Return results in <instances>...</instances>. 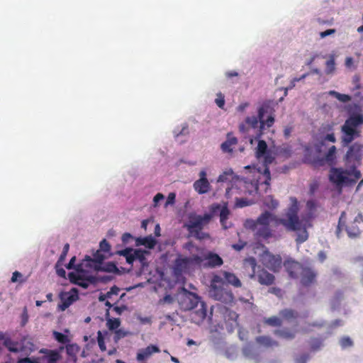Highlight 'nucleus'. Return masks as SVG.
Listing matches in <instances>:
<instances>
[{
  "label": "nucleus",
  "mask_w": 363,
  "mask_h": 363,
  "mask_svg": "<svg viewBox=\"0 0 363 363\" xmlns=\"http://www.w3.org/2000/svg\"><path fill=\"white\" fill-rule=\"evenodd\" d=\"M316 203L313 200H309L306 203V212L301 216L300 220L298 213L299 203L296 197L290 198V204L286 209L281 218H278L274 214L266 211L256 220L248 219L245 223L244 227H268L269 225H283L284 227H298L301 222L306 224L309 223L315 216Z\"/></svg>",
  "instance_id": "f257e3e1"
},
{
  "label": "nucleus",
  "mask_w": 363,
  "mask_h": 363,
  "mask_svg": "<svg viewBox=\"0 0 363 363\" xmlns=\"http://www.w3.org/2000/svg\"><path fill=\"white\" fill-rule=\"evenodd\" d=\"M362 152L363 145L359 143L350 146L344 157L346 168H331L330 180L337 186L354 184L362 177L357 167L361 164Z\"/></svg>",
  "instance_id": "f03ea898"
},
{
  "label": "nucleus",
  "mask_w": 363,
  "mask_h": 363,
  "mask_svg": "<svg viewBox=\"0 0 363 363\" xmlns=\"http://www.w3.org/2000/svg\"><path fill=\"white\" fill-rule=\"evenodd\" d=\"M274 109L270 102L264 101L257 108V116H247L240 124L239 130L249 138L252 143L253 140H259L266 128H271L275 121Z\"/></svg>",
  "instance_id": "7ed1b4c3"
},
{
  "label": "nucleus",
  "mask_w": 363,
  "mask_h": 363,
  "mask_svg": "<svg viewBox=\"0 0 363 363\" xmlns=\"http://www.w3.org/2000/svg\"><path fill=\"white\" fill-rule=\"evenodd\" d=\"M175 298L182 310L192 311L191 318L194 323L199 325L206 318V305L196 294L182 287L177 291Z\"/></svg>",
  "instance_id": "20e7f679"
},
{
  "label": "nucleus",
  "mask_w": 363,
  "mask_h": 363,
  "mask_svg": "<svg viewBox=\"0 0 363 363\" xmlns=\"http://www.w3.org/2000/svg\"><path fill=\"white\" fill-rule=\"evenodd\" d=\"M230 211L225 203H213L209 206L208 212L203 215H198L194 212L188 215L189 224H184L183 227H203L208 225L213 218L218 216L222 227H227L225 221L228 218Z\"/></svg>",
  "instance_id": "39448f33"
},
{
  "label": "nucleus",
  "mask_w": 363,
  "mask_h": 363,
  "mask_svg": "<svg viewBox=\"0 0 363 363\" xmlns=\"http://www.w3.org/2000/svg\"><path fill=\"white\" fill-rule=\"evenodd\" d=\"M363 124V114L354 113L352 114L341 127L342 135L341 138V143L343 147L347 146L355 138L360 136V132L357 128Z\"/></svg>",
  "instance_id": "423d86ee"
},
{
  "label": "nucleus",
  "mask_w": 363,
  "mask_h": 363,
  "mask_svg": "<svg viewBox=\"0 0 363 363\" xmlns=\"http://www.w3.org/2000/svg\"><path fill=\"white\" fill-rule=\"evenodd\" d=\"M208 295L214 300L225 303H230L233 300V294L219 276L213 277L208 291Z\"/></svg>",
  "instance_id": "0eeeda50"
},
{
  "label": "nucleus",
  "mask_w": 363,
  "mask_h": 363,
  "mask_svg": "<svg viewBox=\"0 0 363 363\" xmlns=\"http://www.w3.org/2000/svg\"><path fill=\"white\" fill-rule=\"evenodd\" d=\"M261 261L266 267L274 272L277 271L281 264V259L279 255H274L268 251L263 252L261 256Z\"/></svg>",
  "instance_id": "6e6552de"
},
{
  "label": "nucleus",
  "mask_w": 363,
  "mask_h": 363,
  "mask_svg": "<svg viewBox=\"0 0 363 363\" xmlns=\"http://www.w3.org/2000/svg\"><path fill=\"white\" fill-rule=\"evenodd\" d=\"M249 262L252 267L253 271L255 272L256 266L255 259L250 258ZM255 277H257L258 281L262 285H271L273 284L274 280V277L264 269L259 271L257 275H255V273L251 275V278H255Z\"/></svg>",
  "instance_id": "1a4fd4ad"
},
{
  "label": "nucleus",
  "mask_w": 363,
  "mask_h": 363,
  "mask_svg": "<svg viewBox=\"0 0 363 363\" xmlns=\"http://www.w3.org/2000/svg\"><path fill=\"white\" fill-rule=\"evenodd\" d=\"M194 188L199 194H203L210 191L211 184L206 178V172L204 169L199 172V179L194 183Z\"/></svg>",
  "instance_id": "9d476101"
},
{
  "label": "nucleus",
  "mask_w": 363,
  "mask_h": 363,
  "mask_svg": "<svg viewBox=\"0 0 363 363\" xmlns=\"http://www.w3.org/2000/svg\"><path fill=\"white\" fill-rule=\"evenodd\" d=\"M190 264L188 258L179 257L174 262L173 273L177 281L182 279L183 273L186 272Z\"/></svg>",
  "instance_id": "9b49d317"
},
{
  "label": "nucleus",
  "mask_w": 363,
  "mask_h": 363,
  "mask_svg": "<svg viewBox=\"0 0 363 363\" xmlns=\"http://www.w3.org/2000/svg\"><path fill=\"white\" fill-rule=\"evenodd\" d=\"M77 270L78 272H70L68 274L70 281L82 286L84 289H86L89 284L93 282L94 278L92 277H89L84 279L79 272V266L77 267Z\"/></svg>",
  "instance_id": "f8f14e48"
},
{
  "label": "nucleus",
  "mask_w": 363,
  "mask_h": 363,
  "mask_svg": "<svg viewBox=\"0 0 363 363\" xmlns=\"http://www.w3.org/2000/svg\"><path fill=\"white\" fill-rule=\"evenodd\" d=\"M62 304L59 306L61 311H65L74 301L78 298L77 290L74 289L71 293H61L60 295Z\"/></svg>",
  "instance_id": "ddd939ff"
},
{
  "label": "nucleus",
  "mask_w": 363,
  "mask_h": 363,
  "mask_svg": "<svg viewBox=\"0 0 363 363\" xmlns=\"http://www.w3.org/2000/svg\"><path fill=\"white\" fill-rule=\"evenodd\" d=\"M335 234L338 239H345L347 237L354 240L359 238L361 231L359 228H336Z\"/></svg>",
  "instance_id": "4468645a"
},
{
  "label": "nucleus",
  "mask_w": 363,
  "mask_h": 363,
  "mask_svg": "<svg viewBox=\"0 0 363 363\" xmlns=\"http://www.w3.org/2000/svg\"><path fill=\"white\" fill-rule=\"evenodd\" d=\"M243 355L250 360L255 362H259V349L253 344H247L242 348Z\"/></svg>",
  "instance_id": "2eb2a0df"
},
{
  "label": "nucleus",
  "mask_w": 363,
  "mask_h": 363,
  "mask_svg": "<svg viewBox=\"0 0 363 363\" xmlns=\"http://www.w3.org/2000/svg\"><path fill=\"white\" fill-rule=\"evenodd\" d=\"M316 274L311 267H303L299 277L301 282L304 286H309L315 281Z\"/></svg>",
  "instance_id": "dca6fc26"
},
{
  "label": "nucleus",
  "mask_w": 363,
  "mask_h": 363,
  "mask_svg": "<svg viewBox=\"0 0 363 363\" xmlns=\"http://www.w3.org/2000/svg\"><path fill=\"white\" fill-rule=\"evenodd\" d=\"M284 267L292 278H298L303 268V266L300 263L292 259L286 261L284 262Z\"/></svg>",
  "instance_id": "f3484780"
},
{
  "label": "nucleus",
  "mask_w": 363,
  "mask_h": 363,
  "mask_svg": "<svg viewBox=\"0 0 363 363\" xmlns=\"http://www.w3.org/2000/svg\"><path fill=\"white\" fill-rule=\"evenodd\" d=\"M160 352V349L156 345H149L144 349H141L137 354V360L142 362L150 358L153 354Z\"/></svg>",
  "instance_id": "a211bd4d"
},
{
  "label": "nucleus",
  "mask_w": 363,
  "mask_h": 363,
  "mask_svg": "<svg viewBox=\"0 0 363 363\" xmlns=\"http://www.w3.org/2000/svg\"><path fill=\"white\" fill-rule=\"evenodd\" d=\"M237 144V138L232 133H228L226 140L221 144L220 148L223 152L232 153L234 146Z\"/></svg>",
  "instance_id": "6ab92c4d"
},
{
  "label": "nucleus",
  "mask_w": 363,
  "mask_h": 363,
  "mask_svg": "<svg viewBox=\"0 0 363 363\" xmlns=\"http://www.w3.org/2000/svg\"><path fill=\"white\" fill-rule=\"evenodd\" d=\"M223 264V260L217 254L209 253L205 259L204 265L210 267H215L220 266Z\"/></svg>",
  "instance_id": "aec40b11"
},
{
  "label": "nucleus",
  "mask_w": 363,
  "mask_h": 363,
  "mask_svg": "<svg viewBox=\"0 0 363 363\" xmlns=\"http://www.w3.org/2000/svg\"><path fill=\"white\" fill-rule=\"evenodd\" d=\"M293 232V236L296 238L298 244L304 242L308 238V233L306 228H289Z\"/></svg>",
  "instance_id": "412c9836"
},
{
  "label": "nucleus",
  "mask_w": 363,
  "mask_h": 363,
  "mask_svg": "<svg viewBox=\"0 0 363 363\" xmlns=\"http://www.w3.org/2000/svg\"><path fill=\"white\" fill-rule=\"evenodd\" d=\"M274 334L281 338L287 340H291L295 338L296 331L295 330H291L289 328H282L276 330L274 331Z\"/></svg>",
  "instance_id": "4be33fe9"
},
{
  "label": "nucleus",
  "mask_w": 363,
  "mask_h": 363,
  "mask_svg": "<svg viewBox=\"0 0 363 363\" xmlns=\"http://www.w3.org/2000/svg\"><path fill=\"white\" fill-rule=\"evenodd\" d=\"M21 352L23 355H29L32 352L35 351V347L33 343L28 339L24 338L21 341Z\"/></svg>",
  "instance_id": "5701e85b"
},
{
  "label": "nucleus",
  "mask_w": 363,
  "mask_h": 363,
  "mask_svg": "<svg viewBox=\"0 0 363 363\" xmlns=\"http://www.w3.org/2000/svg\"><path fill=\"white\" fill-rule=\"evenodd\" d=\"M343 299V293L342 291H337L330 300V306L331 310L336 311L339 309Z\"/></svg>",
  "instance_id": "b1692460"
},
{
  "label": "nucleus",
  "mask_w": 363,
  "mask_h": 363,
  "mask_svg": "<svg viewBox=\"0 0 363 363\" xmlns=\"http://www.w3.org/2000/svg\"><path fill=\"white\" fill-rule=\"evenodd\" d=\"M137 245H144L149 249H152L155 247L156 241L155 238L150 235L145 238H138L136 240Z\"/></svg>",
  "instance_id": "393cba45"
},
{
  "label": "nucleus",
  "mask_w": 363,
  "mask_h": 363,
  "mask_svg": "<svg viewBox=\"0 0 363 363\" xmlns=\"http://www.w3.org/2000/svg\"><path fill=\"white\" fill-rule=\"evenodd\" d=\"M106 259V257L101 253L100 250H97L93 255V258L89 256H86L84 262L87 261L89 262H94L96 266H101L103 261Z\"/></svg>",
  "instance_id": "a878e982"
},
{
  "label": "nucleus",
  "mask_w": 363,
  "mask_h": 363,
  "mask_svg": "<svg viewBox=\"0 0 363 363\" xmlns=\"http://www.w3.org/2000/svg\"><path fill=\"white\" fill-rule=\"evenodd\" d=\"M223 277L228 284L235 287L241 286V282L240 279L234 274L228 272H224Z\"/></svg>",
  "instance_id": "bb28decb"
},
{
  "label": "nucleus",
  "mask_w": 363,
  "mask_h": 363,
  "mask_svg": "<svg viewBox=\"0 0 363 363\" xmlns=\"http://www.w3.org/2000/svg\"><path fill=\"white\" fill-rule=\"evenodd\" d=\"M40 352L45 354L49 363H54L60 358V354L56 351L41 349Z\"/></svg>",
  "instance_id": "cd10ccee"
},
{
  "label": "nucleus",
  "mask_w": 363,
  "mask_h": 363,
  "mask_svg": "<svg viewBox=\"0 0 363 363\" xmlns=\"http://www.w3.org/2000/svg\"><path fill=\"white\" fill-rule=\"evenodd\" d=\"M256 340L259 344L262 345L265 347H277L279 345V343L277 341L273 340L269 336H259L256 338Z\"/></svg>",
  "instance_id": "c85d7f7f"
},
{
  "label": "nucleus",
  "mask_w": 363,
  "mask_h": 363,
  "mask_svg": "<svg viewBox=\"0 0 363 363\" xmlns=\"http://www.w3.org/2000/svg\"><path fill=\"white\" fill-rule=\"evenodd\" d=\"M4 345L11 352H21V342H14L11 339H6L4 341Z\"/></svg>",
  "instance_id": "c756f323"
},
{
  "label": "nucleus",
  "mask_w": 363,
  "mask_h": 363,
  "mask_svg": "<svg viewBox=\"0 0 363 363\" xmlns=\"http://www.w3.org/2000/svg\"><path fill=\"white\" fill-rule=\"evenodd\" d=\"M335 154H336V147L335 146L333 145L332 147H330L328 151V152L326 153L325 156L324 158H323L320 161V164L322 165L323 164V162H333L335 160Z\"/></svg>",
  "instance_id": "7c9ffc66"
},
{
  "label": "nucleus",
  "mask_w": 363,
  "mask_h": 363,
  "mask_svg": "<svg viewBox=\"0 0 363 363\" xmlns=\"http://www.w3.org/2000/svg\"><path fill=\"white\" fill-rule=\"evenodd\" d=\"M95 269L98 271H103V272H118V269L117 268L116 265L113 262H107L106 263L103 267L101 266H95Z\"/></svg>",
  "instance_id": "2f4dec72"
},
{
  "label": "nucleus",
  "mask_w": 363,
  "mask_h": 363,
  "mask_svg": "<svg viewBox=\"0 0 363 363\" xmlns=\"http://www.w3.org/2000/svg\"><path fill=\"white\" fill-rule=\"evenodd\" d=\"M267 143L264 140H259L258 141L257 150H256V155L258 158L262 157L264 155H265L266 153H267Z\"/></svg>",
  "instance_id": "473e14b6"
},
{
  "label": "nucleus",
  "mask_w": 363,
  "mask_h": 363,
  "mask_svg": "<svg viewBox=\"0 0 363 363\" xmlns=\"http://www.w3.org/2000/svg\"><path fill=\"white\" fill-rule=\"evenodd\" d=\"M189 235L198 240H203L208 235L202 231L203 228H189Z\"/></svg>",
  "instance_id": "72a5a7b5"
},
{
  "label": "nucleus",
  "mask_w": 363,
  "mask_h": 363,
  "mask_svg": "<svg viewBox=\"0 0 363 363\" xmlns=\"http://www.w3.org/2000/svg\"><path fill=\"white\" fill-rule=\"evenodd\" d=\"M148 253L146 250H142L140 249L133 250L132 257H133V262L135 259H138L140 262H143L145 259V255Z\"/></svg>",
  "instance_id": "f704fd0d"
},
{
  "label": "nucleus",
  "mask_w": 363,
  "mask_h": 363,
  "mask_svg": "<svg viewBox=\"0 0 363 363\" xmlns=\"http://www.w3.org/2000/svg\"><path fill=\"white\" fill-rule=\"evenodd\" d=\"M325 65L326 67L325 72L326 74H331L335 72V61L334 55L330 56V59L326 62Z\"/></svg>",
  "instance_id": "c9c22d12"
},
{
  "label": "nucleus",
  "mask_w": 363,
  "mask_h": 363,
  "mask_svg": "<svg viewBox=\"0 0 363 363\" xmlns=\"http://www.w3.org/2000/svg\"><path fill=\"white\" fill-rule=\"evenodd\" d=\"M329 94L335 97L340 101L344 103L350 101L352 99L350 95L340 94L339 92H337L336 91H330Z\"/></svg>",
  "instance_id": "e433bc0d"
},
{
  "label": "nucleus",
  "mask_w": 363,
  "mask_h": 363,
  "mask_svg": "<svg viewBox=\"0 0 363 363\" xmlns=\"http://www.w3.org/2000/svg\"><path fill=\"white\" fill-rule=\"evenodd\" d=\"M132 252H133V249L126 248L125 250L118 251L117 254L121 256L125 257L126 259V262L128 264H133Z\"/></svg>",
  "instance_id": "4c0bfd02"
},
{
  "label": "nucleus",
  "mask_w": 363,
  "mask_h": 363,
  "mask_svg": "<svg viewBox=\"0 0 363 363\" xmlns=\"http://www.w3.org/2000/svg\"><path fill=\"white\" fill-rule=\"evenodd\" d=\"M340 345L342 349H347L352 347L353 341L350 337L345 336L340 340Z\"/></svg>",
  "instance_id": "58836bf2"
},
{
  "label": "nucleus",
  "mask_w": 363,
  "mask_h": 363,
  "mask_svg": "<svg viewBox=\"0 0 363 363\" xmlns=\"http://www.w3.org/2000/svg\"><path fill=\"white\" fill-rule=\"evenodd\" d=\"M310 345L313 351H318L323 347V343L321 340L314 338L311 340Z\"/></svg>",
  "instance_id": "ea45409f"
},
{
  "label": "nucleus",
  "mask_w": 363,
  "mask_h": 363,
  "mask_svg": "<svg viewBox=\"0 0 363 363\" xmlns=\"http://www.w3.org/2000/svg\"><path fill=\"white\" fill-rule=\"evenodd\" d=\"M279 315L287 320L296 318V313L291 309H284L280 311Z\"/></svg>",
  "instance_id": "a19ab883"
},
{
  "label": "nucleus",
  "mask_w": 363,
  "mask_h": 363,
  "mask_svg": "<svg viewBox=\"0 0 363 363\" xmlns=\"http://www.w3.org/2000/svg\"><path fill=\"white\" fill-rule=\"evenodd\" d=\"M310 359V355L308 353H302L294 357V363H307Z\"/></svg>",
  "instance_id": "79ce46f5"
},
{
  "label": "nucleus",
  "mask_w": 363,
  "mask_h": 363,
  "mask_svg": "<svg viewBox=\"0 0 363 363\" xmlns=\"http://www.w3.org/2000/svg\"><path fill=\"white\" fill-rule=\"evenodd\" d=\"M265 323L272 326H279L281 324V320L277 316H272L266 318L264 320Z\"/></svg>",
  "instance_id": "37998d69"
},
{
  "label": "nucleus",
  "mask_w": 363,
  "mask_h": 363,
  "mask_svg": "<svg viewBox=\"0 0 363 363\" xmlns=\"http://www.w3.org/2000/svg\"><path fill=\"white\" fill-rule=\"evenodd\" d=\"M107 326L109 328V330H115L117 329L121 324L120 320L118 318H108L107 320Z\"/></svg>",
  "instance_id": "c03bdc74"
},
{
  "label": "nucleus",
  "mask_w": 363,
  "mask_h": 363,
  "mask_svg": "<svg viewBox=\"0 0 363 363\" xmlns=\"http://www.w3.org/2000/svg\"><path fill=\"white\" fill-rule=\"evenodd\" d=\"M97 340H98V345H99L100 350L101 351H105L106 348V345H105V342H104V339L102 333L100 330L98 331V333H97Z\"/></svg>",
  "instance_id": "a18cd8bd"
},
{
  "label": "nucleus",
  "mask_w": 363,
  "mask_h": 363,
  "mask_svg": "<svg viewBox=\"0 0 363 363\" xmlns=\"http://www.w3.org/2000/svg\"><path fill=\"white\" fill-rule=\"evenodd\" d=\"M216 105L220 108H223L225 105V96L220 92L217 94V98L215 100Z\"/></svg>",
  "instance_id": "49530a36"
},
{
  "label": "nucleus",
  "mask_w": 363,
  "mask_h": 363,
  "mask_svg": "<svg viewBox=\"0 0 363 363\" xmlns=\"http://www.w3.org/2000/svg\"><path fill=\"white\" fill-rule=\"evenodd\" d=\"M174 301V298L172 297L169 294H167L164 296V297L163 298H161L158 303L160 305H164V304H172Z\"/></svg>",
  "instance_id": "de8ad7c7"
},
{
  "label": "nucleus",
  "mask_w": 363,
  "mask_h": 363,
  "mask_svg": "<svg viewBox=\"0 0 363 363\" xmlns=\"http://www.w3.org/2000/svg\"><path fill=\"white\" fill-rule=\"evenodd\" d=\"M69 249V244H67V243L65 244L64 247H63L62 252V253H61V255L60 256V258H59V259L57 261V264H58L60 263H62L65 259L66 256H67V255L68 253Z\"/></svg>",
  "instance_id": "09e8293b"
},
{
  "label": "nucleus",
  "mask_w": 363,
  "mask_h": 363,
  "mask_svg": "<svg viewBox=\"0 0 363 363\" xmlns=\"http://www.w3.org/2000/svg\"><path fill=\"white\" fill-rule=\"evenodd\" d=\"M55 338L60 342L65 343L67 342V337L64 334L55 331L53 333Z\"/></svg>",
  "instance_id": "8fccbe9b"
},
{
  "label": "nucleus",
  "mask_w": 363,
  "mask_h": 363,
  "mask_svg": "<svg viewBox=\"0 0 363 363\" xmlns=\"http://www.w3.org/2000/svg\"><path fill=\"white\" fill-rule=\"evenodd\" d=\"M164 199V196L162 193H157L153 198V207L157 208L161 201Z\"/></svg>",
  "instance_id": "3c124183"
},
{
  "label": "nucleus",
  "mask_w": 363,
  "mask_h": 363,
  "mask_svg": "<svg viewBox=\"0 0 363 363\" xmlns=\"http://www.w3.org/2000/svg\"><path fill=\"white\" fill-rule=\"evenodd\" d=\"M18 363H40L39 358L37 357H25L18 360Z\"/></svg>",
  "instance_id": "603ef678"
},
{
  "label": "nucleus",
  "mask_w": 363,
  "mask_h": 363,
  "mask_svg": "<svg viewBox=\"0 0 363 363\" xmlns=\"http://www.w3.org/2000/svg\"><path fill=\"white\" fill-rule=\"evenodd\" d=\"M176 194L174 193H169L167 199L164 203V207L167 208L169 205H173L175 203Z\"/></svg>",
  "instance_id": "864d4df0"
},
{
  "label": "nucleus",
  "mask_w": 363,
  "mask_h": 363,
  "mask_svg": "<svg viewBox=\"0 0 363 363\" xmlns=\"http://www.w3.org/2000/svg\"><path fill=\"white\" fill-rule=\"evenodd\" d=\"M344 325V322L343 320H340V319H337L334 321H333L328 327V328L330 330H332L333 329H335L337 327H340V326H342ZM329 333H331L330 331H329Z\"/></svg>",
  "instance_id": "5fc2aeb1"
},
{
  "label": "nucleus",
  "mask_w": 363,
  "mask_h": 363,
  "mask_svg": "<svg viewBox=\"0 0 363 363\" xmlns=\"http://www.w3.org/2000/svg\"><path fill=\"white\" fill-rule=\"evenodd\" d=\"M250 205V202L246 199H237L235 201V206L239 208H242Z\"/></svg>",
  "instance_id": "6e6d98bb"
},
{
  "label": "nucleus",
  "mask_w": 363,
  "mask_h": 363,
  "mask_svg": "<svg viewBox=\"0 0 363 363\" xmlns=\"http://www.w3.org/2000/svg\"><path fill=\"white\" fill-rule=\"evenodd\" d=\"M306 75H307L306 74H303L300 78H294V79L291 80V83H290L289 86L286 89V91H285V95H286V94H287V91H288L289 89H292V88H294V87L295 86V84H296V82H298V81H300V80H301V79H304V78L306 77Z\"/></svg>",
  "instance_id": "4d7b16f0"
},
{
  "label": "nucleus",
  "mask_w": 363,
  "mask_h": 363,
  "mask_svg": "<svg viewBox=\"0 0 363 363\" xmlns=\"http://www.w3.org/2000/svg\"><path fill=\"white\" fill-rule=\"evenodd\" d=\"M126 335V332L122 329H118L115 332L114 340L118 341L120 339L124 337Z\"/></svg>",
  "instance_id": "13d9d810"
},
{
  "label": "nucleus",
  "mask_w": 363,
  "mask_h": 363,
  "mask_svg": "<svg viewBox=\"0 0 363 363\" xmlns=\"http://www.w3.org/2000/svg\"><path fill=\"white\" fill-rule=\"evenodd\" d=\"M229 316L233 321V323H231V325H230V330L232 331L233 330V328L236 327L238 325V323H237L238 315L234 312H230Z\"/></svg>",
  "instance_id": "bf43d9fd"
},
{
  "label": "nucleus",
  "mask_w": 363,
  "mask_h": 363,
  "mask_svg": "<svg viewBox=\"0 0 363 363\" xmlns=\"http://www.w3.org/2000/svg\"><path fill=\"white\" fill-rule=\"evenodd\" d=\"M99 247H100V251H103V252H108L110 250V245L108 244V242H106V240H103L100 242V245H99Z\"/></svg>",
  "instance_id": "052dcab7"
},
{
  "label": "nucleus",
  "mask_w": 363,
  "mask_h": 363,
  "mask_svg": "<svg viewBox=\"0 0 363 363\" xmlns=\"http://www.w3.org/2000/svg\"><path fill=\"white\" fill-rule=\"evenodd\" d=\"M233 174V171L229 172H224L222 174L218 177V182H224L228 180V175H231Z\"/></svg>",
  "instance_id": "680f3d73"
},
{
  "label": "nucleus",
  "mask_w": 363,
  "mask_h": 363,
  "mask_svg": "<svg viewBox=\"0 0 363 363\" xmlns=\"http://www.w3.org/2000/svg\"><path fill=\"white\" fill-rule=\"evenodd\" d=\"M120 291V289L116 286L111 288L110 291L107 292L108 298H111L112 295H117Z\"/></svg>",
  "instance_id": "e2e57ef3"
},
{
  "label": "nucleus",
  "mask_w": 363,
  "mask_h": 363,
  "mask_svg": "<svg viewBox=\"0 0 363 363\" xmlns=\"http://www.w3.org/2000/svg\"><path fill=\"white\" fill-rule=\"evenodd\" d=\"M246 242L244 241H240L239 243L234 244L232 245L233 248L235 249L237 251H240L244 248V247L246 245Z\"/></svg>",
  "instance_id": "0e129e2a"
},
{
  "label": "nucleus",
  "mask_w": 363,
  "mask_h": 363,
  "mask_svg": "<svg viewBox=\"0 0 363 363\" xmlns=\"http://www.w3.org/2000/svg\"><path fill=\"white\" fill-rule=\"evenodd\" d=\"M336 32L335 29H328L323 32L320 33V36L322 38H324L330 35L334 34Z\"/></svg>",
  "instance_id": "69168bd1"
},
{
  "label": "nucleus",
  "mask_w": 363,
  "mask_h": 363,
  "mask_svg": "<svg viewBox=\"0 0 363 363\" xmlns=\"http://www.w3.org/2000/svg\"><path fill=\"white\" fill-rule=\"evenodd\" d=\"M318 258L320 262H323L327 259V254L325 251H320L318 253Z\"/></svg>",
  "instance_id": "338daca9"
},
{
  "label": "nucleus",
  "mask_w": 363,
  "mask_h": 363,
  "mask_svg": "<svg viewBox=\"0 0 363 363\" xmlns=\"http://www.w3.org/2000/svg\"><path fill=\"white\" fill-rule=\"evenodd\" d=\"M262 157L264 158V163L266 164H271L274 160V157L269 152L266 153Z\"/></svg>",
  "instance_id": "774afa93"
}]
</instances>
